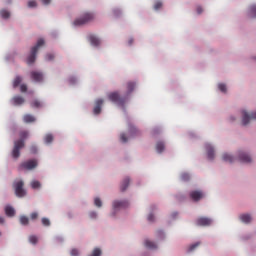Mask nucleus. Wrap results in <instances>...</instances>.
Here are the masks:
<instances>
[{
  "label": "nucleus",
  "mask_w": 256,
  "mask_h": 256,
  "mask_svg": "<svg viewBox=\"0 0 256 256\" xmlns=\"http://www.w3.org/2000/svg\"><path fill=\"white\" fill-rule=\"evenodd\" d=\"M145 247L148 249H157V244L151 240H145Z\"/></svg>",
  "instance_id": "obj_24"
},
{
  "label": "nucleus",
  "mask_w": 256,
  "mask_h": 256,
  "mask_svg": "<svg viewBox=\"0 0 256 256\" xmlns=\"http://www.w3.org/2000/svg\"><path fill=\"white\" fill-rule=\"evenodd\" d=\"M43 5H49L51 3V0H41Z\"/></svg>",
  "instance_id": "obj_48"
},
{
  "label": "nucleus",
  "mask_w": 256,
  "mask_h": 256,
  "mask_svg": "<svg viewBox=\"0 0 256 256\" xmlns=\"http://www.w3.org/2000/svg\"><path fill=\"white\" fill-rule=\"evenodd\" d=\"M89 42L95 47H98L101 44V40L94 34L89 35Z\"/></svg>",
  "instance_id": "obj_15"
},
{
  "label": "nucleus",
  "mask_w": 256,
  "mask_h": 256,
  "mask_svg": "<svg viewBox=\"0 0 256 256\" xmlns=\"http://www.w3.org/2000/svg\"><path fill=\"white\" fill-rule=\"evenodd\" d=\"M27 90H28V86H27L26 84H21V85H20V91H21L22 93L27 92Z\"/></svg>",
  "instance_id": "obj_42"
},
{
  "label": "nucleus",
  "mask_w": 256,
  "mask_h": 256,
  "mask_svg": "<svg viewBox=\"0 0 256 256\" xmlns=\"http://www.w3.org/2000/svg\"><path fill=\"white\" fill-rule=\"evenodd\" d=\"M25 183L23 180H15L12 184L15 195L18 198H24L27 195V190L24 188Z\"/></svg>",
  "instance_id": "obj_4"
},
{
  "label": "nucleus",
  "mask_w": 256,
  "mask_h": 256,
  "mask_svg": "<svg viewBox=\"0 0 256 256\" xmlns=\"http://www.w3.org/2000/svg\"><path fill=\"white\" fill-rule=\"evenodd\" d=\"M19 221H20V224L23 226L29 225V222H30L28 216H20Z\"/></svg>",
  "instance_id": "obj_27"
},
{
  "label": "nucleus",
  "mask_w": 256,
  "mask_h": 256,
  "mask_svg": "<svg viewBox=\"0 0 256 256\" xmlns=\"http://www.w3.org/2000/svg\"><path fill=\"white\" fill-rule=\"evenodd\" d=\"M37 151H38L37 146L32 145V146L30 147V152H31L32 154H36Z\"/></svg>",
  "instance_id": "obj_45"
},
{
  "label": "nucleus",
  "mask_w": 256,
  "mask_h": 256,
  "mask_svg": "<svg viewBox=\"0 0 256 256\" xmlns=\"http://www.w3.org/2000/svg\"><path fill=\"white\" fill-rule=\"evenodd\" d=\"M207 157L209 160L215 159V149L211 144H206Z\"/></svg>",
  "instance_id": "obj_14"
},
{
  "label": "nucleus",
  "mask_w": 256,
  "mask_h": 256,
  "mask_svg": "<svg viewBox=\"0 0 256 256\" xmlns=\"http://www.w3.org/2000/svg\"><path fill=\"white\" fill-rule=\"evenodd\" d=\"M127 92L124 96H122L118 91L110 92L108 94V99L115 103L120 107H124L125 104L128 102L130 95L136 88V82L129 81L126 83Z\"/></svg>",
  "instance_id": "obj_1"
},
{
  "label": "nucleus",
  "mask_w": 256,
  "mask_h": 256,
  "mask_svg": "<svg viewBox=\"0 0 256 256\" xmlns=\"http://www.w3.org/2000/svg\"><path fill=\"white\" fill-rule=\"evenodd\" d=\"M94 205L98 208H101L102 207V200L100 198H95L94 200Z\"/></svg>",
  "instance_id": "obj_36"
},
{
  "label": "nucleus",
  "mask_w": 256,
  "mask_h": 256,
  "mask_svg": "<svg viewBox=\"0 0 256 256\" xmlns=\"http://www.w3.org/2000/svg\"><path fill=\"white\" fill-rule=\"evenodd\" d=\"M129 185H130V178H124L120 186L121 192H125L128 189Z\"/></svg>",
  "instance_id": "obj_20"
},
{
  "label": "nucleus",
  "mask_w": 256,
  "mask_h": 256,
  "mask_svg": "<svg viewBox=\"0 0 256 256\" xmlns=\"http://www.w3.org/2000/svg\"><path fill=\"white\" fill-rule=\"evenodd\" d=\"M30 185H31L32 189H40L41 188V182H39V180H32Z\"/></svg>",
  "instance_id": "obj_29"
},
{
  "label": "nucleus",
  "mask_w": 256,
  "mask_h": 256,
  "mask_svg": "<svg viewBox=\"0 0 256 256\" xmlns=\"http://www.w3.org/2000/svg\"><path fill=\"white\" fill-rule=\"evenodd\" d=\"M38 217H39L38 212H32V213L30 214L31 220H36V219H38Z\"/></svg>",
  "instance_id": "obj_43"
},
{
  "label": "nucleus",
  "mask_w": 256,
  "mask_h": 256,
  "mask_svg": "<svg viewBox=\"0 0 256 256\" xmlns=\"http://www.w3.org/2000/svg\"><path fill=\"white\" fill-rule=\"evenodd\" d=\"M249 121H251V115H249L245 110H242V125L247 126Z\"/></svg>",
  "instance_id": "obj_16"
},
{
  "label": "nucleus",
  "mask_w": 256,
  "mask_h": 256,
  "mask_svg": "<svg viewBox=\"0 0 256 256\" xmlns=\"http://www.w3.org/2000/svg\"><path fill=\"white\" fill-rule=\"evenodd\" d=\"M41 223L44 227H49L51 225L49 218H42Z\"/></svg>",
  "instance_id": "obj_32"
},
{
  "label": "nucleus",
  "mask_w": 256,
  "mask_h": 256,
  "mask_svg": "<svg viewBox=\"0 0 256 256\" xmlns=\"http://www.w3.org/2000/svg\"><path fill=\"white\" fill-rule=\"evenodd\" d=\"M44 141L46 144H51L54 141V136L51 133H48L44 137Z\"/></svg>",
  "instance_id": "obj_26"
},
{
  "label": "nucleus",
  "mask_w": 256,
  "mask_h": 256,
  "mask_svg": "<svg viewBox=\"0 0 256 256\" xmlns=\"http://www.w3.org/2000/svg\"><path fill=\"white\" fill-rule=\"evenodd\" d=\"M5 223V218H3V216H0V224H4Z\"/></svg>",
  "instance_id": "obj_51"
},
{
  "label": "nucleus",
  "mask_w": 256,
  "mask_h": 256,
  "mask_svg": "<svg viewBox=\"0 0 256 256\" xmlns=\"http://www.w3.org/2000/svg\"><path fill=\"white\" fill-rule=\"evenodd\" d=\"M95 20V14L94 13H85L81 17L77 18L74 20L73 25L74 26H83L86 25L90 22Z\"/></svg>",
  "instance_id": "obj_5"
},
{
  "label": "nucleus",
  "mask_w": 256,
  "mask_h": 256,
  "mask_svg": "<svg viewBox=\"0 0 256 256\" xmlns=\"http://www.w3.org/2000/svg\"><path fill=\"white\" fill-rule=\"evenodd\" d=\"M45 40L43 38L38 39L35 46L31 48L30 54L28 55L26 62L28 65H32L36 62L37 59V53L39 49L44 46Z\"/></svg>",
  "instance_id": "obj_3"
},
{
  "label": "nucleus",
  "mask_w": 256,
  "mask_h": 256,
  "mask_svg": "<svg viewBox=\"0 0 256 256\" xmlns=\"http://www.w3.org/2000/svg\"><path fill=\"white\" fill-rule=\"evenodd\" d=\"M15 213V209L12 208V206H5V214L7 217H14Z\"/></svg>",
  "instance_id": "obj_22"
},
{
  "label": "nucleus",
  "mask_w": 256,
  "mask_h": 256,
  "mask_svg": "<svg viewBox=\"0 0 256 256\" xmlns=\"http://www.w3.org/2000/svg\"><path fill=\"white\" fill-rule=\"evenodd\" d=\"M0 236H2V232H0Z\"/></svg>",
  "instance_id": "obj_56"
},
{
  "label": "nucleus",
  "mask_w": 256,
  "mask_h": 256,
  "mask_svg": "<svg viewBox=\"0 0 256 256\" xmlns=\"http://www.w3.org/2000/svg\"><path fill=\"white\" fill-rule=\"evenodd\" d=\"M162 7H163V3L161 1H157L154 4V10H156V11L160 10Z\"/></svg>",
  "instance_id": "obj_35"
},
{
  "label": "nucleus",
  "mask_w": 256,
  "mask_h": 256,
  "mask_svg": "<svg viewBox=\"0 0 256 256\" xmlns=\"http://www.w3.org/2000/svg\"><path fill=\"white\" fill-rule=\"evenodd\" d=\"M165 150V143L163 141H158L156 143V151L158 153H163Z\"/></svg>",
  "instance_id": "obj_23"
},
{
  "label": "nucleus",
  "mask_w": 256,
  "mask_h": 256,
  "mask_svg": "<svg viewBox=\"0 0 256 256\" xmlns=\"http://www.w3.org/2000/svg\"><path fill=\"white\" fill-rule=\"evenodd\" d=\"M38 167V161L36 159H30L27 161L22 162L19 166V170H27L32 171L33 169H36Z\"/></svg>",
  "instance_id": "obj_6"
},
{
  "label": "nucleus",
  "mask_w": 256,
  "mask_h": 256,
  "mask_svg": "<svg viewBox=\"0 0 256 256\" xmlns=\"http://www.w3.org/2000/svg\"><path fill=\"white\" fill-rule=\"evenodd\" d=\"M30 106L31 108L39 109L43 107V103L39 99H34L30 102Z\"/></svg>",
  "instance_id": "obj_21"
},
{
  "label": "nucleus",
  "mask_w": 256,
  "mask_h": 256,
  "mask_svg": "<svg viewBox=\"0 0 256 256\" xmlns=\"http://www.w3.org/2000/svg\"><path fill=\"white\" fill-rule=\"evenodd\" d=\"M28 7L29 8H36L37 7V2L35 0L28 1Z\"/></svg>",
  "instance_id": "obj_37"
},
{
  "label": "nucleus",
  "mask_w": 256,
  "mask_h": 256,
  "mask_svg": "<svg viewBox=\"0 0 256 256\" xmlns=\"http://www.w3.org/2000/svg\"><path fill=\"white\" fill-rule=\"evenodd\" d=\"M101 255H102V250H100V248H95L92 254H90V256H101Z\"/></svg>",
  "instance_id": "obj_33"
},
{
  "label": "nucleus",
  "mask_w": 256,
  "mask_h": 256,
  "mask_svg": "<svg viewBox=\"0 0 256 256\" xmlns=\"http://www.w3.org/2000/svg\"><path fill=\"white\" fill-rule=\"evenodd\" d=\"M218 89L222 92V93H227V85H225V83H220L218 85Z\"/></svg>",
  "instance_id": "obj_31"
},
{
  "label": "nucleus",
  "mask_w": 256,
  "mask_h": 256,
  "mask_svg": "<svg viewBox=\"0 0 256 256\" xmlns=\"http://www.w3.org/2000/svg\"><path fill=\"white\" fill-rule=\"evenodd\" d=\"M129 134H130V136H135V135L139 134V130L135 126L130 125L129 126Z\"/></svg>",
  "instance_id": "obj_28"
},
{
  "label": "nucleus",
  "mask_w": 256,
  "mask_h": 256,
  "mask_svg": "<svg viewBox=\"0 0 256 256\" xmlns=\"http://www.w3.org/2000/svg\"><path fill=\"white\" fill-rule=\"evenodd\" d=\"M147 220H148L149 222H154V221H155V216H154V214H150V215L148 216Z\"/></svg>",
  "instance_id": "obj_47"
},
{
  "label": "nucleus",
  "mask_w": 256,
  "mask_h": 256,
  "mask_svg": "<svg viewBox=\"0 0 256 256\" xmlns=\"http://www.w3.org/2000/svg\"><path fill=\"white\" fill-rule=\"evenodd\" d=\"M103 104H104V99L99 98V99H97V100L95 101V106H94V108H93V113H94L95 115H99V114L102 112V106H103Z\"/></svg>",
  "instance_id": "obj_10"
},
{
  "label": "nucleus",
  "mask_w": 256,
  "mask_h": 256,
  "mask_svg": "<svg viewBox=\"0 0 256 256\" xmlns=\"http://www.w3.org/2000/svg\"><path fill=\"white\" fill-rule=\"evenodd\" d=\"M239 219L242 223H251V214H240Z\"/></svg>",
  "instance_id": "obj_19"
},
{
  "label": "nucleus",
  "mask_w": 256,
  "mask_h": 256,
  "mask_svg": "<svg viewBox=\"0 0 256 256\" xmlns=\"http://www.w3.org/2000/svg\"><path fill=\"white\" fill-rule=\"evenodd\" d=\"M120 140H121V142H123V143H127V142H128V138H127V136H126L125 133H122V134L120 135Z\"/></svg>",
  "instance_id": "obj_41"
},
{
  "label": "nucleus",
  "mask_w": 256,
  "mask_h": 256,
  "mask_svg": "<svg viewBox=\"0 0 256 256\" xmlns=\"http://www.w3.org/2000/svg\"><path fill=\"white\" fill-rule=\"evenodd\" d=\"M31 79L37 83H40L44 79V75L42 72L39 71H32L31 72Z\"/></svg>",
  "instance_id": "obj_11"
},
{
  "label": "nucleus",
  "mask_w": 256,
  "mask_h": 256,
  "mask_svg": "<svg viewBox=\"0 0 256 256\" xmlns=\"http://www.w3.org/2000/svg\"><path fill=\"white\" fill-rule=\"evenodd\" d=\"M45 59L47 61H53L55 59V55L52 53H48V54H46Z\"/></svg>",
  "instance_id": "obj_38"
},
{
  "label": "nucleus",
  "mask_w": 256,
  "mask_h": 256,
  "mask_svg": "<svg viewBox=\"0 0 256 256\" xmlns=\"http://www.w3.org/2000/svg\"><path fill=\"white\" fill-rule=\"evenodd\" d=\"M248 16H253V7H250L249 9H248Z\"/></svg>",
  "instance_id": "obj_49"
},
{
  "label": "nucleus",
  "mask_w": 256,
  "mask_h": 256,
  "mask_svg": "<svg viewBox=\"0 0 256 256\" xmlns=\"http://www.w3.org/2000/svg\"><path fill=\"white\" fill-rule=\"evenodd\" d=\"M12 103L15 106H21L25 103V98L21 95H16L12 98Z\"/></svg>",
  "instance_id": "obj_13"
},
{
  "label": "nucleus",
  "mask_w": 256,
  "mask_h": 256,
  "mask_svg": "<svg viewBox=\"0 0 256 256\" xmlns=\"http://www.w3.org/2000/svg\"><path fill=\"white\" fill-rule=\"evenodd\" d=\"M22 81H23V78L21 76H16L13 80V88L19 87Z\"/></svg>",
  "instance_id": "obj_25"
},
{
  "label": "nucleus",
  "mask_w": 256,
  "mask_h": 256,
  "mask_svg": "<svg viewBox=\"0 0 256 256\" xmlns=\"http://www.w3.org/2000/svg\"><path fill=\"white\" fill-rule=\"evenodd\" d=\"M29 131L28 130H22L19 132L20 139L14 141V146L12 149V157L14 159H18L21 155L20 151L25 147V141L27 138H29Z\"/></svg>",
  "instance_id": "obj_2"
},
{
  "label": "nucleus",
  "mask_w": 256,
  "mask_h": 256,
  "mask_svg": "<svg viewBox=\"0 0 256 256\" xmlns=\"http://www.w3.org/2000/svg\"><path fill=\"white\" fill-rule=\"evenodd\" d=\"M222 159L225 161V162H228V163H234L237 158H235L233 155L231 154H228V153H224L222 155Z\"/></svg>",
  "instance_id": "obj_18"
},
{
  "label": "nucleus",
  "mask_w": 256,
  "mask_h": 256,
  "mask_svg": "<svg viewBox=\"0 0 256 256\" xmlns=\"http://www.w3.org/2000/svg\"><path fill=\"white\" fill-rule=\"evenodd\" d=\"M197 13L202 14L203 13V8L202 7H197Z\"/></svg>",
  "instance_id": "obj_50"
},
{
  "label": "nucleus",
  "mask_w": 256,
  "mask_h": 256,
  "mask_svg": "<svg viewBox=\"0 0 256 256\" xmlns=\"http://www.w3.org/2000/svg\"><path fill=\"white\" fill-rule=\"evenodd\" d=\"M238 161L242 163H249L251 162V155L247 154L244 150L238 151Z\"/></svg>",
  "instance_id": "obj_8"
},
{
  "label": "nucleus",
  "mask_w": 256,
  "mask_h": 256,
  "mask_svg": "<svg viewBox=\"0 0 256 256\" xmlns=\"http://www.w3.org/2000/svg\"><path fill=\"white\" fill-rule=\"evenodd\" d=\"M200 246V242H196L195 244H192L190 247H189V252H192L194 251L197 247Z\"/></svg>",
  "instance_id": "obj_39"
},
{
  "label": "nucleus",
  "mask_w": 256,
  "mask_h": 256,
  "mask_svg": "<svg viewBox=\"0 0 256 256\" xmlns=\"http://www.w3.org/2000/svg\"><path fill=\"white\" fill-rule=\"evenodd\" d=\"M134 39L129 40V45H133Z\"/></svg>",
  "instance_id": "obj_52"
},
{
  "label": "nucleus",
  "mask_w": 256,
  "mask_h": 256,
  "mask_svg": "<svg viewBox=\"0 0 256 256\" xmlns=\"http://www.w3.org/2000/svg\"><path fill=\"white\" fill-rule=\"evenodd\" d=\"M89 217H90L91 219H97L98 214H97V212H90V213H89Z\"/></svg>",
  "instance_id": "obj_46"
},
{
  "label": "nucleus",
  "mask_w": 256,
  "mask_h": 256,
  "mask_svg": "<svg viewBox=\"0 0 256 256\" xmlns=\"http://www.w3.org/2000/svg\"><path fill=\"white\" fill-rule=\"evenodd\" d=\"M29 242L36 245L38 243V236H29Z\"/></svg>",
  "instance_id": "obj_34"
},
{
  "label": "nucleus",
  "mask_w": 256,
  "mask_h": 256,
  "mask_svg": "<svg viewBox=\"0 0 256 256\" xmlns=\"http://www.w3.org/2000/svg\"><path fill=\"white\" fill-rule=\"evenodd\" d=\"M181 180L182 181H189L190 180V174H187V173L181 174Z\"/></svg>",
  "instance_id": "obj_40"
},
{
  "label": "nucleus",
  "mask_w": 256,
  "mask_h": 256,
  "mask_svg": "<svg viewBox=\"0 0 256 256\" xmlns=\"http://www.w3.org/2000/svg\"><path fill=\"white\" fill-rule=\"evenodd\" d=\"M71 256H79V250L77 248H73L70 252Z\"/></svg>",
  "instance_id": "obj_44"
},
{
  "label": "nucleus",
  "mask_w": 256,
  "mask_h": 256,
  "mask_svg": "<svg viewBox=\"0 0 256 256\" xmlns=\"http://www.w3.org/2000/svg\"><path fill=\"white\" fill-rule=\"evenodd\" d=\"M211 223H212L211 218L201 217V218H198V219L196 220V224H197L198 226H202V227L210 226Z\"/></svg>",
  "instance_id": "obj_12"
},
{
  "label": "nucleus",
  "mask_w": 256,
  "mask_h": 256,
  "mask_svg": "<svg viewBox=\"0 0 256 256\" xmlns=\"http://www.w3.org/2000/svg\"><path fill=\"white\" fill-rule=\"evenodd\" d=\"M205 197L204 192H202L201 190H193L192 192H190V198L195 201L198 202L201 199H203Z\"/></svg>",
  "instance_id": "obj_9"
},
{
  "label": "nucleus",
  "mask_w": 256,
  "mask_h": 256,
  "mask_svg": "<svg viewBox=\"0 0 256 256\" xmlns=\"http://www.w3.org/2000/svg\"><path fill=\"white\" fill-rule=\"evenodd\" d=\"M119 12H120L119 10H114L115 15H118Z\"/></svg>",
  "instance_id": "obj_53"
},
{
  "label": "nucleus",
  "mask_w": 256,
  "mask_h": 256,
  "mask_svg": "<svg viewBox=\"0 0 256 256\" xmlns=\"http://www.w3.org/2000/svg\"><path fill=\"white\" fill-rule=\"evenodd\" d=\"M230 120H231V121H235V118H233V117H230Z\"/></svg>",
  "instance_id": "obj_55"
},
{
  "label": "nucleus",
  "mask_w": 256,
  "mask_h": 256,
  "mask_svg": "<svg viewBox=\"0 0 256 256\" xmlns=\"http://www.w3.org/2000/svg\"><path fill=\"white\" fill-rule=\"evenodd\" d=\"M0 16L3 18V19H9L10 18V12L8 10H1L0 11Z\"/></svg>",
  "instance_id": "obj_30"
},
{
  "label": "nucleus",
  "mask_w": 256,
  "mask_h": 256,
  "mask_svg": "<svg viewBox=\"0 0 256 256\" xmlns=\"http://www.w3.org/2000/svg\"><path fill=\"white\" fill-rule=\"evenodd\" d=\"M23 122L26 124L34 123L36 122V117L32 114H25L23 116Z\"/></svg>",
  "instance_id": "obj_17"
},
{
  "label": "nucleus",
  "mask_w": 256,
  "mask_h": 256,
  "mask_svg": "<svg viewBox=\"0 0 256 256\" xmlns=\"http://www.w3.org/2000/svg\"><path fill=\"white\" fill-rule=\"evenodd\" d=\"M158 235H163L162 230H158Z\"/></svg>",
  "instance_id": "obj_54"
},
{
  "label": "nucleus",
  "mask_w": 256,
  "mask_h": 256,
  "mask_svg": "<svg viewBox=\"0 0 256 256\" xmlns=\"http://www.w3.org/2000/svg\"><path fill=\"white\" fill-rule=\"evenodd\" d=\"M129 206V202L127 200H115L113 202V210L114 211H119L121 209H125Z\"/></svg>",
  "instance_id": "obj_7"
}]
</instances>
